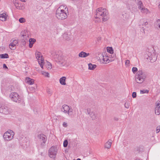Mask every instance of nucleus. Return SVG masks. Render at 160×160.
<instances>
[{"label":"nucleus","mask_w":160,"mask_h":160,"mask_svg":"<svg viewBox=\"0 0 160 160\" xmlns=\"http://www.w3.org/2000/svg\"><path fill=\"white\" fill-rule=\"evenodd\" d=\"M138 8L140 9H141V10H143V3L142 1H139L138 2Z\"/></svg>","instance_id":"25"},{"label":"nucleus","mask_w":160,"mask_h":160,"mask_svg":"<svg viewBox=\"0 0 160 160\" xmlns=\"http://www.w3.org/2000/svg\"><path fill=\"white\" fill-rule=\"evenodd\" d=\"M14 133L12 131L9 130L6 132L3 135L4 139L6 141H10L13 138Z\"/></svg>","instance_id":"5"},{"label":"nucleus","mask_w":160,"mask_h":160,"mask_svg":"<svg viewBox=\"0 0 160 160\" xmlns=\"http://www.w3.org/2000/svg\"><path fill=\"white\" fill-rule=\"evenodd\" d=\"M67 8L68 10V8H67L66 6L65 5H62L60 6L58 9L57 10H64Z\"/></svg>","instance_id":"26"},{"label":"nucleus","mask_w":160,"mask_h":160,"mask_svg":"<svg viewBox=\"0 0 160 160\" xmlns=\"http://www.w3.org/2000/svg\"><path fill=\"white\" fill-rule=\"evenodd\" d=\"M132 96L133 98H136L137 96L136 92H133L132 93Z\"/></svg>","instance_id":"44"},{"label":"nucleus","mask_w":160,"mask_h":160,"mask_svg":"<svg viewBox=\"0 0 160 160\" xmlns=\"http://www.w3.org/2000/svg\"><path fill=\"white\" fill-rule=\"evenodd\" d=\"M98 10H106V9L104 8H98ZM96 10H98L97 9H96Z\"/></svg>","instance_id":"52"},{"label":"nucleus","mask_w":160,"mask_h":160,"mask_svg":"<svg viewBox=\"0 0 160 160\" xmlns=\"http://www.w3.org/2000/svg\"><path fill=\"white\" fill-rule=\"evenodd\" d=\"M20 1L22 2H25L27 0H20Z\"/></svg>","instance_id":"59"},{"label":"nucleus","mask_w":160,"mask_h":160,"mask_svg":"<svg viewBox=\"0 0 160 160\" xmlns=\"http://www.w3.org/2000/svg\"><path fill=\"white\" fill-rule=\"evenodd\" d=\"M43 64H41V65H40V66H41V68H43Z\"/></svg>","instance_id":"60"},{"label":"nucleus","mask_w":160,"mask_h":160,"mask_svg":"<svg viewBox=\"0 0 160 160\" xmlns=\"http://www.w3.org/2000/svg\"><path fill=\"white\" fill-rule=\"evenodd\" d=\"M155 113L157 115L160 114V108L156 107L155 109Z\"/></svg>","instance_id":"28"},{"label":"nucleus","mask_w":160,"mask_h":160,"mask_svg":"<svg viewBox=\"0 0 160 160\" xmlns=\"http://www.w3.org/2000/svg\"><path fill=\"white\" fill-rule=\"evenodd\" d=\"M66 78L65 77H62L60 78L59 79V82L62 85H65L66 83Z\"/></svg>","instance_id":"17"},{"label":"nucleus","mask_w":160,"mask_h":160,"mask_svg":"<svg viewBox=\"0 0 160 160\" xmlns=\"http://www.w3.org/2000/svg\"><path fill=\"white\" fill-rule=\"evenodd\" d=\"M7 18L6 14L5 13L0 14V20L2 21H5Z\"/></svg>","instance_id":"16"},{"label":"nucleus","mask_w":160,"mask_h":160,"mask_svg":"<svg viewBox=\"0 0 160 160\" xmlns=\"http://www.w3.org/2000/svg\"><path fill=\"white\" fill-rule=\"evenodd\" d=\"M142 13H147L148 12V11H144V10H143V11H142Z\"/></svg>","instance_id":"55"},{"label":"nucleus","mask_w":160,"mask_h":160,"mask_svg":"<svg viewBox=\"0 0 160 160\" xmlns=\"http://www.w3.org/2000/svg\"><path fill=\"white\" fill-rule=\"evenodd\" d=\"M22 44L24 46L26 44V42L24 39H22Z\"/></svg>","instance_id":"49"},{"label":"nucleus","mask_w":160,"mask_h":160,"mask_svg":"<svg viewBox=\"0 0 160 160\" xmlns=\"http://www.w3.org/2000/svg\"><path fill=\"white\" fill-rule=\"evenodd\" d=\"M88 69L90 70H93L97 67L96 65L95 64H92L91 63H89L88 64Z\"/></svg>","instance_id":"22"},{"label":"nucleus","mask_w":160,"mask_h":160,"mask_svg":"<svg viewBox=\"0 0 160 160\" xmlns=\"http://www.w3.org/2000/svg\"><path fill=\"white\" fill-rule=\"evenodd\" d=\"M96 11V18H97L98 17H99V16L104 17L106 15V13H104V12H102V11Z\"/></svg>","instance_id":"15"},{"label":"nucleus","mask_w":160,"mask_h":160,"mask_svg":"<svg viewBox=\"0 0 160 160\" xmlns=\"http://www.w3.org/2000/svg\"><path fill=\"white\" fill-rule=\"evenodd\" d=\"M144 57L151 62L155 61L157 58V56L156 54L153 52L152 53L148 52H147V53L145 55Z\"/></svg>","instance_id":"2"},{"label":"nucleus","mask_w":160,"mask_h":160,"mask_svg":"<svg viewBox=\"0 0 160 160\" xmlns=\"http://www.w3.org/2000/svg\"><path fill=\"white\" fill-rule=\"evenodd\" d=\"M105 148L108 149L110 148V142L108 141L105 144Z\"/></svg>","instance_id":"33"},{"label":"nucleus","mask_w":160,"mask_h":160,"mask_svg":"<svg viewBox=\"0 0 160 160\" xmlns=\"http://www.w3.org/2000/svg\"><path fill=\"white\" fill-rule=\"evenodd\" d=\"M129 104L127 102H126L124 104V106L127 108H129Z\"/></svg>","instance_id":"43"},{"label":"nucleus","mask_w":160,"mask_h":160,"mask_svg":"<svg viewBox=\"0 0 160 160\" xmlns=\"http://www.w3.org/2000/svg\"><path fill=\"white\" fill-rule=\"evenodd\" d=\"M95 23H99L101 22V19L99 17H98L97 18H96V16L95 17V18L94 19Z\"/></svg>","instance_id":"30"},{"label":"nucleus","mask_w":160,"mask_h":160,"mask_svg":"<svg viewBox=\"0 0 160 160\" xmlns=\"http://www.w3.org/2000/svg\"><path fill=\"white\" fill-rule=\"evenodd\" d=\"M38 137L40 142H42L43 143H45L47 138L46 136L43 134H41L38 135Z\"/></svg>","instance_id":"9"},{"label":"nucleus","mask_w":160,"mask_h":160,"mask_svg":"<svg viewBox=\"0 0 160 160\" xmlns=\"http://www.w3.org/2000/svg\"><path fill=\"white\" fill-rule=\"evenodd\" d=\"M54 60L60 65L64 66L66 63L64 57L60 51L55 52L52 54Z\"/></svg>","instance_id":"1"},{"label":"nucleus","mask_w":160,"mask_h":160,"mask_svg":"<svg viewBox=\"0 0 160 160\" xmlns=\"http://www.w3.org/2000/svg\"><path fill=\"white\" fill-rule=\"evenodd\" d=\"M16 45L14 44H13L11 42L9 44V46L10 48L12 50H14L16 48Z\"/></svg>","instance_id":"31"},{"label":"nucleus","mask_w":160,"mask_h":160,"mask_svg":"<svg viewBox=\"0 0 160 160\" xmlns=\"http://www.w3.org/2000/svg\"><path fill=\"white\" fill-rule=\"evenodd\" d=\"M156 107H159L160 108V103L157 102L156 103Z\"/></svg>","instance_id":"48"},{"label":"nucleus","mask_w":160,"mask_h":160,"mask_svg":"<svg viewBox=\"0 0 160 160\" xmlns=\"http://www.w3.org/2000/svg\"><path fill=\"white\" fill-rule=\"evenodd\" d=\"M63 126L64 127H67V123L65 122H64L63 123Z\"/></svg>","instance_id":"51"},{"label":"nucleus","mask_w":160,"mask_h":160,"mask_svg":"<svg viewBox=\"0 0 160 160\" xmlns=\"http://www.w3.org/2000/svg\"><path fill=\"white\" fill-rule=\"evenodd\" d=\"M113 119L115 121H118V118L116 117H114Z\"/></svg>","instance_id":"56"},{"label":"nucleus","mask_w":160,"mask_h":160,"mask_svg":"<svg viewBox=\"0 0 160 160\" xmlns=\"http://www.w3.org/2000/svg\"><path fill=\"white\" fill-rule=\"evenodd\" d=\"M138 69L137 68L134 67L132 68V71L134 73H136Z\"/></svg>","instance_id":"40"},{"label":"nucleus","mask_w":160,"mask_h":160,"mask_svg":"<svg viewBox=\"0 0 160 160\" xmlns=\"http://www.w3.org/2000/svg\"><path fill=\"white\" fill-rule=\"evenodd\" d=\"M148 22L146 21H145L144 23V25L145 26H146V27H147V26L148 25Z\"/></svg>","instance_id":"53"},{"label":"nucleus","mask_w":160,"mask_h":160,"mask_svg":"<svg viewBox=\"0 0 160 160\" xmlns=\"http://www.w3.org/2000/svg\"><path fill=\"white\" fill-rule=\"evenodd\" d=\"M68 113L69 115H71L72 114V108H70L69 107V110L68 111Z\"/></svg>","instance_id":"37"},{"label":"nucleus","mask_w":160,"mask_h":160,"mask_svg":"<svg viewBox=\"0 0 160 160\" xmlns=\"http://www.w3.org/2000/svg\"><path fill=\"white\" fill-rule=\"evenodd\" d=\"M70 35L68 34L65 33L63 34V38L67 40H69L70 39Z\"/></svg>","instance_id":"24"},{"label":"nucleus","mask_w":160,"mask_h":160,"mask_svg":"<svg viewBox=\"0 0 160 160\" xmlns=\"http://www.w3.org/2000/svg\"><path fill=\"white\" fill-rule=\"evenodd\" d=\"M31 88V90H34L35 89V87H32Z\"/></svg>","instance_id":"58"},{"label":"nucleus","mask_w":160,"mask_h":160,"mask_svg":"<svg viewBox=\"0 0 160 160\" xmlns=\"http://www.w3.org/2000/svg\"><path fill=\"white\" fill-rule=\"evenodd\" d=\"M61 111L65 113H68V110H69V107L65 104L63 105L61 109Z\"/></svg>","instance_id":"14"},{"label":"nucleus","mask_w":160,"mask_h":160,"mask_svg":"<svg viewBox=\"0 0 160 160\" xmlns=\"http://www.w3.org/2000/svg\"><path fill=\"white\" fill-rule=\"evenodd\" d=\"M107 51L108 52L110 53V47H107Z\"/></svg>","instance_id":"50"},{"label":"nucleus","mask_w":160,"mask_h":160,"mask_svg":"<svg viewBox=\"0 0 160 160\" xmlns=\"http://www.w3.org/2000/svg\"><path fill=\"white\" fill-rule=\"evenodd\" d=\"M87 112L88 114L90 116L92 120H95L96 118V115L95 114L94 112H91L90 108H88L87 109Z\"/></svg>","instance_id":"11"},{"label":"nucleus","mask_w":160,"mask_h":160,"mask_svg":"<svg viewBox=\"0 0 160 160\" xmlns=\"http://www.w3.org/2000/svg\"><path fill=\"white\" fill-rule=\"evenodd\" d=\"M65 11H56V17L60 20H63L66 19L67 15Z\"/></svg>","instance_id":"4"},{"label":"nucleus","mask_w":160,"mask_h":160,"mask_svg":"<svg viewBox=\"0 0 160 160\" xmlns=\"http://www.w3.org/2000/svg\"><path fill=\"white\" fill-rule=\"evenodd\" d=\"M145 78L146 77L136 76V81L138 83H142L144 81Z\"/></svg>","instance_id":"10"},{"label":"nucleus","mask_w":160,"mask_h":160,"mask_svg":"<svg viewBox=\"0 0 160 160\" xmlns=\"http://www.w3.org/2000/svg\"><path fill=\"white\" fill-rule=\"evenodd\" d=\"M16 0H13V2L17 9L22 10L24 9V7L23 6H19V4L17 2Z\"/></svg>","instance_id":"12"},{"label":"nucleus","mask_w":160,"mask_h":160,"mask_svg":"<svg viewBox=\"0 0 160 160\" xmlns=\"http://www.w3.org/2000/svg\"><path fill=\"white\" fill-rule=\"evenodd\" d=\"M40 60H38V63L40 65L41 64H43L44 62V59L43 58H42V59L41 58L40 59Z\"/></svg>","instance_id":"36"},{"label":"nucleus","mask_w":160,"mask_h":160,"mask_svg":"<svg viewBox=\"0 0 160 160\" xmlns=\"http://www.w3.org/2000/svg\"><path fill=\"white\" fill-rule=\"evenodd\" d=\"M111 62L113 61L116 58V55L114 53L113 49L111 47Z\"/></svg>","instance_id":"13"},{"label":"nucleus","mask_w":160,"mask_h":160,"mask_svg":"<svg viewBox=\"0 0 160 160\" xmlns=\"http://www.w3.org/2000/svg\"><path fill=\"white\" fill-rule=\"evenodd\" d=\"M19 21L20 23H23L25 22V20L24 18H19Z\"/></svg>","instance_id":"39"},{"label":"nucleus","mask_w":160,"mask_h":160,"mask_svg":"<svg viewBox=\"0 0 160 160\" xmlns=\"http://www.w3.org/2000/svg\"><path fill=\"white\" fill-rule=\"evenodd\" d=\"M102 20L104 21H105L107 20V18H105L104 17H103L102 18Z\"/></svg>","instance_id":"57"},{"label":"nucleus","mask_w":160,"mask_h":160,"mask_svg":"<svg viewBox=\"0 0 160 160\" xmlns=\"http://www.w3.org/2000/svg\"><path fill=\"white\" fill-rule=\"evenodd\" d=\"M158 26V27L160 28V19H158L157 21Z\"/></svg>","instance_id":"46"},{"label":"nucleus","mask_w":160,"mask_h":160,"mask_svg":"<svg viewBox=\"0 0 160 160\" xmlns=\"http://www.w3.org/2000/svg\"><path fill=\"white\" fill-rule=\"evenodd\" d=\"M46 67L48 69H51L52 68L51 64L49 62H47V64L46 65Z\"/></svg>","instance_id":"32"},{"label":"nucleus","mask_w":160,"mask_h":160,"mask_svg":"<svg viewBox=\"0 0 160 160\" xmlns=\"http://www.w3.org/2000/svg\"><path fill=\"white\" fill-rule=\"evenodd\" d=\"M36 58L38 59V60H40V59L41 58H43L42 56L41 55V54L39 52H37L36 53Z\"/></svg>","instance_id":"23"},{"label":"nucleus","mask_w":160,"mask_h":160,"mask_svg":"<svg viewBox=\"0 0 160 160\" xmlns=\"http://www.w3.org/2000/svg\"><path fill=\"white\" fill-rule=\"evenodd\" d=\"M149 90H140V92L141 93L143 94V93H148L149 92Z\"/></svg>","instance_id":"35"},{"label":"nucleus","mask_w":160,"mask_h":160,"mask_svg":"<svg viewBox=\"0 0 160 160\" xmlns=\"http://www.w3.org/2000/svg\"><path fill=\"white\" fill-rule=\"evenodd\" d=\"M68 145V141L67 140H64L63 142V147H66Z\"/></svg>","instance_id":"38"},{"label":"nucleus","mask_w":160,"mask_h":160,"mask_svg":"<svg viewBox=\"0 0 160 160\" xmlns=\"http://www.w3.org/2000/svg\"><path fill=\"white\" fill-rule=\"evenodd\" d=\"M57 152V148L52 146L49 150L48 155L51 158H54L56 157Z\"/></svg>","instance_id":"6"},{"label":"nucleus","mask_w":160,"mask_h":160,"mask_svg":"<svg viewBox=\"0 0 160 160\" xmlns=\"http://www.w3.org/2000/svg\"><path fill=\"white\" fill-rule=\"evenodd\" d=\"M145 21V20H144L143 19H142L140 20V25H141L142 26L144 25V23Z\"/></svg>","instance_id":"41"},{"label":"nucleus","mask_w":160,"mask_h":160,"mask_svg":"<svg viewBox=\"0 0 160 160\" xmlns=\"http://www.w3.org/2000/svg\"><path fill=\"white\" fill-rule=\"evenodd\" d=\"M130 61L128 60H126L125 62V64L126 65L128 66L129 64Z\"/></svg>","instance_id":"47"},{"label":"nucleus","mask_w":160,"mask_h":160,"mask_svg":"<svg viewBox=\"0 0 160 160\" xmlns=\"http://www.w3.org/2000/svg\"><path fill=\"white\" fill-rule=\"evenodd\" d=\"M9 96L12 101L17 103H20L22 100L21 97L17 93L15 92L11 93Z\"/></svg>","instance_id":"3"},{"label":"nucleus","mask_w":160,"mask_h":160,"mask_svg":"<svg viewBox=\"0 0 160 160\" xmlns=\"http://www.w3.org/2000/svg\"><path fill=\"white\" fill-rule=\"evenodd\" d=\"M25 81L27 83L29 84H32L34 83V80L33 79H31L29 77H26Z\"/></svg>","instance_id":"19"},{"label":"nucleus","mask_w":160,"mask_h":160,"mask_svg":"<svg viewBox=\"0 0 160 160\" xmlns=\"http://www.w3.org/2000/svg\"><path fill=\"white\" fill-rule=\"evenodd\" d=\"M47 92L48 93H49V94L50 93V91H49V90H48L47 91Z\"/></svg>","instance_id":"61"},{"label":"nucleus","mask_w":160,"mask_h":160,"mask_svg":"<svg viewBox=\"0 0 160 160\" xmlns=\"http://www.w3.org/2000/svg\"><path fill=\"white\" fill-rule=\"evenodd\" d=\"M36 42V40L34 38H30L29 40V48H31L33 46V44Z\"/></svg>","instance_id":"20"},{"label":"nucleus","mask_w":160,"mask_h":160,"mask_svg":"<svg viewBox=\"0 0 160 160\" xmlns=\"http://www.w3.org/2000/svg\"><path fill=\"white\" fill-rule=\"evenodd\" d=\"M8 58V55L7 53L0 54V58Z\"/></svg>","instance_id":"27"},{"label":"nucleus","mask_w":160,"mask_h":160,"mask_svg":"<svg viewBox=\"0 0 160 160\" xmlns=\"http://www.w3.org/2000/svg\"><path fill=\"white\" fill-rule=\"evenodd\" d=\"M26 31H24L22 32H21V34L22 36L24 37L25 36H26Z\"/></svg>","instance_id":"45"},{"label":"nucleus","mask_w":160,"mask_h":160,"mask_svg":"<svg viewBox=\"0 0 160 160\" xmlns=\"http://www.w3.org/2000/svg\"><path fill=\"white\" fill-rule=\"evenodd\" d=\"M3 68H6V69L8 68L7 67V65L5 64H3Z\"/></svg>","instance_id":"54"},{"label":"nucleus","mask_w":160,"mask_h":160,"mask_svg":"<svg viewBox=\"0 0 160 160\" xmlns=\"http://www.w3.org/2000/svg\"><path fill=\"white\" fill-rule=\"evenodd\" d=\"M124 14H123V16H124Z\"/></svg>","instance_id":"63"},{"label":"nucleus","mask_w":160,"mask_h":160,"mask_svg":"<svg viewBox=\"0 0 160 160\" xmlns=\"http://www.w3.org/2000/svg\"><path fill=\"white\" fill-rule=\"evenodd\" d=\"M136 76L146 77L145 75L143 73L142 70H139L137 73Z\"/></svg>","instance_id":"21"},{"label":"nucleus","mask_w":160,"mask_h":160,"mask_svg":"<svg viewBox=\"0 0 160 160\" xmlns=\"http://www.w3.org/2000/svg\"><path fill=\"white\" fill-rule=\"evenodd\" d=\"M42 75H43L45 77H49V74L48 73L46 72L42 71L41 72Z\"/></svg>","instance_id":"34"},{"label":"nucleus","mask_w":160,"mask_h":160,"mask_svg":"<svg viewBox=\"0 0 160 160\" xmlns=\"http://www.w3.org/2000/svg\"><path fill=\"white\" fill-rule=\"evenodd\" d=\"M89 54V53H87L83 52H81L79 53L78 56L80 57L85 58L88 56Z\"/></svg>","instance_id":"18"},{"label":"nucleus","mask_w":160,"mask_h":160,"mask_svg":"<svg viewBox=\"0 0 160 160\" xmlns=\"http://www.w3.org/2000/svg\"><path fill=\"white\" fill-rule=\"evenodd\" d=\"M98 55L99 60H100L101 63L105 64L109 62L110 60L108 56H104L101 53L99 54Z\"/></svg>","instance_id":"7"},{"label":"nucleus","mask_w":160,"mask_h":160,"mask_svg":"<svg viewBox=\"0 0 160 160\" xmlns=\"http://www.w3.org/2000/svg\"><path fill=\"white\" fill-rule=\"evenodd\" d=\"M156 131V133H158L160 131V125L157 127Z\"/></svg>","instance_id":"42"},{"label":"nucleus","mask_w":160,"mask_h":160,"mask_svg":"<svg viewBox=\"0 0 160 160\" xmlns=\"http://www.w3.org/2000/svg\"><path fill=\"white\" fill-rule=\"evenodd\" d=\"M77 160H81V159L80 158H78V159H77Z\"/></svg>","instance_id":"62"},{"label":"nucleus","mask_w":160,"mask_h":160,"mask_svg":"<svg viewBox=\"0 0 160 160\" xmlns=\"http://www.w3.org/2000/svg\"><path fill=\"white\" fill-rule=\"evenodd\" d=\"M10 112V110L6 105L0 104V112L5 114H8Z\"/></svg>","instance_id":"8"},{"label":"nucleus","mask_w":160,"mask_h":160,"mask_svg":"<svg viewBox=\"0 0 160 160\" xmlns=\"http://www.w3.org/2000/svg\"><path fill=\"white\" fill-rule=\"evenodd\" d=\"M11 42H12L13 44H14L16 46L18 44V42L17 40L14 39H12L11 40Z\"/></svg>","instance_id":"29"}]
</instances>
